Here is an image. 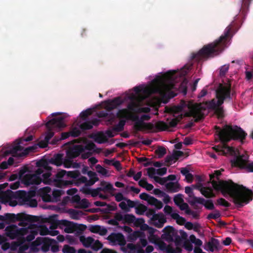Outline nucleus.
Returning a JSON list of instances; mask_svg holds the SVG:
<instances>
[{"label":"nucleus","mask_w":253,"mask_h":253,"mask_svg":"<svg viewBox=\"0 0 253 253\" xmlns=\"http://www.w3.org/2000/svg\"><path fill=\"white\" fill-rule=\"evenodd\" d=\"M223 170V169L215 170L213 173L210 174V179L213 188L216 191H221L223 195H229L238 208L242 207L252 201L253 192L243 185L236 184L231 180H220L218 182L213 179L215 177L219 179L218 177L221 175V171Z\"/></svg>","instance_id":"1"},{"label":"nucleus","mask_w":253,"mask_h":253,"mask_svg":"<svg viewBox=\"0 0 253 253\" xmlns=\"http://www.w3.org/2000/svg\"><path fill=\"white\" fill-rule=\"evenodd\" d=\"M231 84L223 85L220 84L216 90L217 100L215 99H212L211 101L194 104L193 105L194 110L196 111L198 115V118L195 119L194 122H198L203 120L205 118V114L203 111L207 109L213 110L214 114L218 119L223 118L224 111L221 105L226 99L230 100L231 99Z\"/></svg>","instance_id":"2"},{"label":"nucleus","mask_w":253,"mask_h":253,"mask_svg":"<svg viewBox=\"0 0 253 253\" xmlns=\"http://www.w3.org/2000/svg\"><path fill=\"white\" fill-rule=\"evenodd\" d=\"M231 29L232 27L230 25L227 26L224 30V34L218 40L205 45L197 53H193L192 58L199 62L218 55L226 47Z\"/></svg>","instance_id":"3"},{"label":"nucleus","mask_w":253,"mask_h":253,"mask_svg":"<svg viewBox=\"0 0 253 253\" xmlns=\"http://www.w3.org/2000/svg\"><path fill=\"white\" fill-rule=\"evenodd\" d=\"M214 127L221 142L228 143L234 140L242 145L246 143L248 134L239 126L228 124L225 125L222 129L217 126H215Z\"/></svg>","instance_id":"4"},{"label":"nucleus","mask_w":253,"mask_h":253,"mask_svg":"<svg viewBox=\"0 0 253 253\" xmlns=\"http://www.w3.org/2000/svg\"><path fill=\"white\" fill-rule=\"evenodd\" d=\"M32 188H30L28 191L19 190L12 192L7 190L5 192L1 191L0 202L4 204H8L11 207L16 205H27L32 207Z\"/></svg>","instance_id":"5"},{"label":"nucleus","mask_w":253,"mask_h":253,"mask_svg":"<svg viewBox=\"0 0 253 253\" xmlns=\"http://www.w3.org/2000/svg\"><path fill=\"white\" fill-rule=\"evenodd\" d=\"M175 72L169 71L164 77H159L153 80V83L156 87V91L160 93H165L175 88L173 83Z\"/></svg>","instance_id":"6"},{"label":"nucleus","mask_w":253,"mask_h":253,"mask_svg":"<svg viewBox=\"0 0 253 253\" xmlns=\"http://www.w3.org/2000/svg\"><path fill=\"white\" fill-rule=\"evenodd\" d=\"M81 173L78 170L67 171L61 170L56 174V186L62 188L63 187L73 185L80 175Z\"/></svg>","instance_id":"7"},{"label":"nucleus","mask_w":253,"mask_h":253,"mask_svg":"<svg viewBox=\"0 0 253 253\" xmlns=\"http://www.w3.org/2000/svg\"><path fill=\"white\" fill-rule=\"evenodd\" d=\"M45 126L47 131L44 139L46 142H49L54 134V130H60L66 126L65 118L62 116L53 118L45 124Z\"/></svg>","instance_id":"8"},{"label":"nucleus","mask_w":253,"mask_h":253,"mask_svg":"<svg viewBox=\"0 0 253 253\" xmlns=\"http://www.w3.org/2000/svg\"><path fill=\"white\" fill-rule=\"evenodd\" d=\"M249 155L247 152L241 154L239 153L238 156L231 160L232 166L243 169L247 172H253V161L249 162Z\"/></svg>","instance_id":"9"},{"label":"nucleus","mask_w":253,"mask_h":253,"mask_svg":"<svg viewBox=\"0 0 253 253\" xmlns=\"http://www.w3.org/2000/svg\"><path fill=\"white\" fill-rule=\"evenodd\" d=\"M51 189L49 187H45L41 189L40 196L43 201L45 202L55 203L60 200L61 196L64 193L61 190H54L52 192V196L50 194Z\"/></svg>","instance_id":"10"},{"label":"nucleus","mask_w":253,"mask_h":253,"mask_svg":"<svg viewBox=\"0 0 253 253\" xmlns=\"http://www.w3.org/2000/svg\"><path fill=\"white\" fill-rule=\"evenodd\" d=\"M51 175L50 171L43 173V170L41 169H39L36 171V173H33V185H39L42 182H43L45 184L50 185L53 182H55V184L56 185L55 179H56L57 178L55 176V178L52 179V178L50 177Z\"/></svg>","instance_id":"11"},{"label":"nucleus","mask_w":253,"mask_h":253,"mask_svg":"<svg viewBox=\"0 0 253 253\" xmlns=\"http://www.w3.org/2000/svg\"><path fill=\"white\" fill-rule=\"evenodd\" d=\"M151 117L149 115H143L140 119L136 115H131L129 119L132 121L135 122L133 126L134 129L136 131L142 130L144 128L148 129H151L153 128V125L150 123H145L144 121H149Z\"/></svg>","instance_id":"12"},{"label":"nucleus","mask_w":253,"mask_h":253,"mask_svg":"<svg viewBox=\"0 0 253 253\" xmlns=\"http://www.w3.org/2000/svg\"><path fill=\"white\" fill-rule=\"evenodd\" d=\"M163 234L162 235V238L167 242H175L176 245H179L181 243V237L178 234L177 231L173 227L167 226L163 230Z\"/></svg>","instance_id":"13"},{"label":"nucleus","mask_w":253,"mask_h":253,"mask_svg":"<svg viewBox=\"0 0 253 253\" xmlns=\"http://www.w3.org/2000/svg\"><path fill=\"white\" fill-rule=\"evenodd\" d=\"M54 242V239L47 237H38L35 241H33V252L40 249L42 251L46 252L49 250L51 244Z\"/></svg>","instance_id":"14"},{"label":"nucleus","mask_w":253,"mask_h":253,"mask_svg":"<svg viewBox=\"0 0 253 253\" xmlns=\"http://www.w3.org/2000/svg\"><path fill=\"white\" fill-rule=\"evenodd\" d=\"M61 225L65 227L64 231L67 233H72L76 232L79 234H82L86 227L84 224H78L73 222L66 220H61Z\"/></svg>","instance_id":"15"},{"label":"nucleus","mask_w":253,"mask_h":253,"mask_svg":"<svg viewBox=\"0 0 253 253\" xmlns=\"http://www.w3.org/2000/svg\"><path fill=\"white\" fill-rule=\"evenodd\" d=\"M18 177L25 185L32 184V168L30 166L22 168L18 172Z\"/></svg>","instance_id":"16"},{"label":"nucleus","mask_w":253,"mask_h":253,"mask_svg":"<svg viewBox=\"0 0 253 253\" xmlns=\"http://www.w3.org/2000/svg\"><path fill=\"white\" fill-rule=\"evenodd\" d=\"M183 119L182 114L178 115L175 118L172 119L169 122V124L163 121H159L156 124V127L160 131H164L168 129L169 127H174Z\"/></svg>","instance_id":"17"},{"label":"nucleus","mask_w":253,"mask_h":253,"mask_svg":"<svg viewBox=\"0 0 253 253\" xmlns=\"http://www.w3.org/2000/svg\"><path fill=\"white\" fill-rule=\"evenodd\" d=\"M107 239L114 244H118L120 246H124L126 244L124 236L121 233H112L109 235Z\"/></svg>","instance_id":"18"},{"label":"nucleus","mask_w":253,"mask_h":253,"mask_svg":"<svg viewBox=\"0 0 253 253\" xmlns=\"http://www.w3.org/2000/svg\"><path fill=\"white\" fill-rule=\"evenodd\" d=\"M84 152V148L82 145H77L69 149L66 152V157L73 159L78 157Z\"/></svg>","instance_id":"19"},{"label":"nucleus","mask_w":253,"mask_h":253,"mask_svg":"<svg viewBox=\"0 0 253 253\" xmlns=\"http://www.w3.org/2000/svg\"><path fill=\"white\" fill-rule=\"evenodd\" d=\"M114 190L113 185L108 184L105 187H98L96 189H87L85 190V193L90 194L92 197L99 196L100 191L106 192Z\"/></svg>","instance_id":"20"},{"label":"nucleus","mask_w":253,"mask_h":253,"mask_svg":"<svg viewBox=\"0 0 253 253\" xmlns=\"http://www.w3.org/2000/svg\"><path fill=\"white\" fill-rule=\"evenodd\" d=\"M152 224L155 227L160 228H162L167 220L164 214L162 213H157L151 218Z\"/></svg>","instance_id":"21"},{"label":"nucleus","mask_w":253,"mask_h":253,"mask_svg":"<svg viewBox=\"0 0 253 253\" xmlns=\"http://www.w3.org/2000/svg\"><path fill=\"white\" fill-rule=\"evenodd\" d=\"M200 204L204 206L205 208L209 210H212L214 209V206L211 200H207L201 197H195L192 204Z\"/></svg>","instance_id":"22"},{"label":"nucleus","mask_w":253,"mask_h":253,"mask_svg":"<svg viewBox=\"0 0 253 253\" xmlns=\"http://www.w3.org/2000/svg\"><path fill=\"white\" fill-rule=\"evenodd\" d=\"M122 102L120 97H116L111 100H109L105 102V108L106 111L110 112L120 105Z\"/></svg>","instance_id":"23"},{"label":"nucleus","mask_w":253,"mask_h":253,"mask_svg":"<svg viewBox=\"0 0 253 253\" xmlns=\"http://www.w3.org/2000/svg\"><path fill=\"white\" fill-rule=\"evenodd\" d=\"M100 122V121L96 118L93 119L89 121H86L82 123L79 127L82 131H84L90 129L93 127V126H98Z\"/></svg>","instance_id":"24"},{"label":"nucleus","mask_w":253,"mask_h":253,"mask_svg":"<svg viewBox=\"0 0 253 253\" xmlns=\"http://www.w3.org/2000/svg\"><path fill=\"white\" fill-rule=\"evenodd\" d=\"M220 245L218 240L211 238V241L207 243V245L205 247L206 250H209L211 252H213L214 250H218Z\"/></svg>","instance_id":"25"},{"label":"nucleus","mask_w":253,"mask_h":253,"mask_svg":"<svg viewBox=\"0 0 253 253\" xmlns=\"http://www.w3.org/2000/svg\"><path fill=\"white\" fill-rule=\"evenodd\" d=\"M167 191L169 193H175L178 192L180 189V185L177 181L169 182L165 184Z\"/></svg>","instance_id":"26"},{"label":"nucleus","mask_w":253,"mask_h":253,"mask_svg":"<svg viewBox=\"0 0 253 253\" xmlns=\"http://www.w3.org/2000/svg\"><path fill=\"white\" fill-rule=\"evenodd\" d=\"M251 0H241L240 1L239 5H241L240 11L241 13L245 16L249 10V7Z\"/></svg>","instance_id":"27"},{"label":"nucleus","mask_w":253,"mask_h":253,"mask_svg":"<svg viewBox=\"0 0 253 253\" xmlns=\"http://www.w3.org/2000/svg\"><path fill=\"white\" fill-rule=\"evenodd\" d=\"M80 241L83 246L86 248L90 247L92 243L94 242V239L91 237H85L84 235L79 237Z\"/></svg>","instance_id":"28"},{"label":"nucleus","mask_w":253,"mask_h":253,"mask_svg":"<svg viewBox=\"0 0 253 253\" xmlns=\"http://www.w3.org/2000/svg\"><path fill=\"white\" fill-rule=\"evenodd\" d=\"M185 192L188 194L189 197L192 198L191 201H189V203L190 204V205L194 207V208L196 210L199 209V207L197 205H195V204H192L193 201H194V198L196 197L194 196L193 189L189 187V186H186L185 188Z\"/></svg>","instance_id":"29"},{"label":"nucleus","mask_w":253,"mask_h":253,"mask_svg":"<svg viewBox=\"0 0 253 253\" xmlns=\"http://www.w3.org/2000/svg\"><path fill=\"white\" fill-rule=\"evenodd\" d=\"M131 114L129 113L128 109H123L119 110L117 114V117L120 119H129Z\"/></svg>","instance_id":"30"},{"label":"nucleus","mask_w":253,"mask_h":253,"mask_svg":"<svg viewBox=\"0 0 253 253\" xmlns=\"http://www.w3.org/2000/svg\"><path fill=\"white\" fill-rule=\"evenodd\" d=\"M222 144L221 145H218L213 147V149L216 152H222L223 154H224V149H227L229 151L233 150V148L232 147H229L227 145V143L222 142Z\"/></svg>","instance_id":"31"},{"label":"nucleus","mask_w":253,"mask_h":253,"mask_svg":"<svg viewBox=\"0 0 253 253\" xmlns=\"http://www.w3.org/2000/svg\"><path fill=\"white\" fill-rule=\"evenodd\" d=\"M201 194L207 198H213L215 197V195L211 188L204 187L201 190Z\"/></svg>","instance_id":"32"},{"label":"nucleus","mask_w":253,"mask_h":253,"mask_svg":"<svg viewBox=\"0 0 253 253\" xmlns=\"http://www.w3.org/2000/svg\"><path fill=\"white\" fill-rule=\"evenodd\" d=\"M51 162L52 164L56 165L57 166H61L63 162V154H57L54 155V157L51 159Z\"/></svg>","instance_id":"33"},{"label":"nucleus","mask_w":253,"mask_h":253,"mask_svg":"<svg viewBox=\"0 0 253 253\" xmlns=\"http://www.w3.org/2000/svg\"><path fill=\"white\" fill-rule=\"evenodd\" d=\"M134 105L133 104H130L128 105V109L130 110L135 111L136 112L138 113H147L150 112L151 109L148 107H139L137 108L136 110L133 109Z\"/></svg>","instance_id":"34"},{"label":"nucleus","mask_w":253,"mask_h":253,"mask_svg":"<svg viewBox=\"0 0 253 253\" xmlns=\"http://www.w3.org/2000/svg\"><path fill=\"white\" fill-rule=\"evenodd\" d=\"M182 111L181 107L179 106L178 105L167 108V112L172 114L174 116H175V114L181 112Z\"/></svg>","instance_id":"35"},{"label":"nucleus","mask_w":253,"mask_h":253,"mask_svg":"<svg viewBox=\"0 0 253 253\" xmlns=\"http://www.w3.org/2000/svg\"><path fill=\"white\" fill-rule=\"evenodd\" d=\"M171 217L173 219L176 220V223L179 225L184 224L186 221L184 217L180 216L177 213H172L171 214Z\"/></svg>","instance_id":"36"},{"label":"nucleus","mask_w":253,"mask_h":253,"mask_svg":"<svg viewBox=\"0 0 253 253\" xmlns=\"http://www.w3.org/2000/svg\"><path fill=\"white\" fill-rule=\"evenodd\" d=\"M125 120H121L118 124L113 127V130L116 132H121L124 130L126 124Z\"/></svg>","instance_id":"37"},{"label":"nucleus","mask_w":253,"mask_h":253,"mask_svg":"<svg viewBox=\"0 0 253 253\" xmlns=\"http://www.w3.org/2000/svg\"><path fill=\"white\" fill-rule=\"evenodd\" d=\"M50 220L51 221V223L49 226V229L51 230L56 229L59 226L61 225V220L56 219L55 216L51 217Z\"/></svg>","instance_id":"38"},{"label":"nucleus","mask_w":253,"mask_h":253,"mask_svg":"<svg viewBox=\"0 0 253 253\" xmlns=\"http://www.w3.org/2000/svg\"><path fill=\"white\" fill-rule=\"evenodd\" d=\"M188 108L190 109V111L186 112L184 114H182L183 118L184 117H193L195 119L198 118V115H197L196 111H195V110H194L193 106H188Z\"/></svg>","instance_id":"39"},{"label":"nucleus","mask_w":253,"mask_h":253,"mask_svg":"<svg viewBox=\"0 0 253 253\" xmlns=\"http://www.w3.org/2000/svg\"><path fill=\"white\" fill-rule=\"evenodd\" d=\"M147 210V207L143 205L139 204L137 207L135 208V212L136 214L138 215H143Z\"/></svg>","instance_id":"40"},{"label":"nucleus","mask_w":253,"mask_h":253,"mask_svg":"<svg viewBox=\"0 0 253 253\" xmlns=\"http://www.w3.org/2000/svg\"><path fill=\"white\" fill-rule=\"evenodd\" d=\"M97 116L98 118L107 117L109 119V121H113L114 119L113 115H109L106 111H99L97 113Z\"/></svg>","instance_id":"41"},{"label":"nucleus","mask_w":253,"mask_h":253,"mask_svg":"<svg viewBox=\"0 0 253 253\" xmlns=\"http://www.w3.org/2000/svg\"><path fill=\"white\" fill-rule=\"evenodd\" d=\"M178 206L179 207L181 211L185 210V212L187 214H193L194 213V211H192V210L189 209L188 205L187 203H184V202L181 204H179V205H178Z\"/></svg>","instance_id":"42"},{"label":"nucleus","mask_w":253,"mask_h":253,"mask_svg":"<svg viewBox=\"0 0 253 253\" xmlns=\"http://www.w3.org/2000/svg\"><path fill=\"white\" fill-rule=\"evenodd\" d=\"M136 218L134 215L131 214H126L124 215V221L128 223H131L135 222Z\"/></svg>","instance_id":"43"},{"label":"nucleus","mask_w":253,"mask_h":253,"mask_svg":"<svg viewBox=\"0 0 253 253\" xmlns=\"http://www.w3.org/2000/svg\"><path fill=\"white\" fill-rule=\"evenodd\" d=\"M156 154L159 158H162L167 153L166 149L164 147H159L155 150Z\"/></svg>","instance_id":"44"},{"label":"nucleus","mask_w":253,"mask_h":253,"mask_svg":"<svg viewBox=\"0 0 253 253\" xmlns=\"http://www.w3.org/2000/svg\"><path fill=\"white\" fill-rule=\"evenodd\" d=\"M62 251L63 253H76V251L75 248L68 245H64Z\"/></svg>","instance_id":"45"},{"label":"nucleus","mask_w":253,"mask_h":253,"mask_svg":"<svg viewBox=\"0 0 253 253\" xmlns=\"http://www.w3.org/2000/svg\"><path fill=\"white\" fill-rule=\"evenodd\" d=\"M102 246V243L99 240H94L90 247L93 250L97 251L101 249Z\"/></svg>","instance_id":"46"},{"label":"nucleus","mask_w":253,"mask_h":253,"mask_svg":"<svg viewBox=\"0 0 253 253\" xmlns=\"http://www.w3.org/2000/svg\"><path fill=\"white\" fill-rule=\"evenodd\" d=\"M105 206H106V208L102 209L103 210V212L105 213H109L111 211H115L117 209L116 206H113L109 204H107V205Z\"/></svg>","instance_id":"47"},{"label":"nucleus","mask_w":253,"mask_h":253,"mask_svg":"<svg viewBox=\"0 0 253 253\" xmlns=\"http://www.w3.org/2000/svg\"><path fill=\"white\" fill-rule=\"evenodd\" d=\"M87 181V179L86 177L84 176H81L79 177L75 180L74 182V184L75 185L79 186L81 184L85 183L86 184V182Z\"/></svg>","instance_id":"48"},{"label":"nucleus","mask_w":253,"mask_h":253,"mask_svg":"<svg viewBox=\"0 0 253 253\" xmlns=\"http://www.w3.org/2000/svg\"><path fill=\"white\" fill-rule=\"evenodd\" d=\"M38 167H43L44 169L48 170V171H50L51 170V168L49 167L48 164L43 161H40L36 163Z\"/></svg>","instance_id":"49"},{"label":"nucleus","mask_w":253,"mask_h":253,"mask_svg":"<svg viewBox=\"0 0 253 253\" xmlns=\"http://www.w3.org/2000/svg\"><path fill=\"white\" fill-rule=\"evenodd\" d=\"M173 201L175 204L177 206L179 205V204L183 203L184 200L182 198V195L181 194L176 195L173 198Z\"/></svg>","instance_id":"50"},{"label":"nucleus","mask_w":253,"mask_h":253,"mask_svg":"<svg viewBox=\"0 0 253 253\" xmlns=\"http://www.w3.org/2000/svg\"><path fill=\"white\" fill-rule=\"evenodd\" d=\"M80 128L77 127H73L69 132L71 136L76 137L80 135L81 131Z\"/></svg>","instance_id":"51"},{"label":"nucleus","mask_w":253,"mask_h":253,"mask_svg":"<svg viewBox=\"0 0 253 253\" xmlns=\"http://www.w3.org/2000/svg\"><path fill=\"white\" fill-rule=\"evenodd\" d=\"M217 204L218 205L222 206L223 207L228 208L231 206V204L225 200L224 199L221 198L217 200Z\"/></svg>","instance_id":"52"},{"label":"nucleus","mask_w":253,"mask_h":253,"mask_svg":"<svg viewBox=\"0 0 253 253\" xmlns=\"http://www.w3.org/2000/svg\"><path fill=\"white\" fill-rule=\"evenodd\" d=\"M95 140L99 143H102L106 140V139L103 134L98 133L95 135Z\"/></svg>","instance_id":"53"},{"label":"nucleus","mask_w":253,"mask_h":253,"mask_svg":"<svg viewBox=\"0 0 253 253\" xmlns=\"http://www.w3.org/2000/svg\"><path fill=\"white\" fill-rule=\"evenodd\" d=\"M162 250H165L168 253H171L174 251V249L170 245H166L165 243H164L161 247Z\"/></svg>","instance_id":"54"},{"label":"nucleus","mask_w":253,"mask_h":253,"mask_svg":"<svg viewBox=\"0 0 253 253\" xmlns=\"http://www.w3.org/2000/svg\"><path fill=\"white\" fill-rule=\"evenodd\" d=\"M92 113V110L90 109H86L85 111H82L80 114V117L83 119L85 120L86 118L90 115Z\"/></svg>","instance_id":"55"},{"label":"nucleus","mask_w":253,"mask_h":253,"mask_svg":"<svg viewBox=\"0 0 253 253\" xmlns=\"http://www.w3.org/2000/svg\"><path fill=\"white\" fill-rule=\"evenodd\" d=\"M96 169L98 173H101L103 175H106L108 173V170L100 165L96 166Z\"/></svg>","instance_id":"56"},{"label":"nucleus","mask_w":253,"mask_h":253,"mask_svg":"<svg viewBox=\"0 0 253 253\" xmlns=\"http://www.w3.org/2000/svg\"><path fill=\"white\" fill-rule=\"evenodd\" d=\"M147 174L149 177L153 178L156 176L155 175L156 172V169L153 167L149 168L147 169Z\"/></svg>","instance_id":"57"},{"label":"nucleus","mask_w":253,"mask_h":253,"mask_svg":"<svg viewBox=\"0 0 253 253\" xmlns=\"http://www.w3.org/2000/svg\"><path fill=\"white\" fill-rule=\"evenodd\" d=\"M221 216L219 211L217 210L215 211V213H210L207 216L208 219H216Z\"/></svg>","instance_id":"58"},{"label":"nucleus","mask_w":253,"mask_h":253,"mask_svg":"<svg viewBox=\"0 0 253 253\" xmlns=\"http://www.w3.org/2000/svg\"><path fill=\"white\" fill-rule=\"evenodd\" d=\"M157 213H156V211L154 209H148L147 211H145V215L149 218H150L151 220V218L153 217L155 215H156Z\"/></svg>","instance_id":"59"},{"label":"nucleus","mask_w":253,"mask_h":253,"mask_svg":"<svg viewBox=\"0 0 253 253\" xmlns=\"http://www.w3.org/2000/svg\"><path fill=\"white\" fill-rule=\"evenodd\" d=\"M66 239L68 243L70 244H76L78 243L77 239L75 238L74 236L71 235H67L66 236Z\"/></svg>","instance_id":"60"},{"label":"nucleus","mask_w":253,"mask_h":253,"mask_svg":"<svg viewBox=\"0 0 253 253\" xmlns=\"http://www.w3.org/2000/svg\"><path fill=\"white\" fill-rule=\"evenodd\" d=\"M154 179L156 182L162 185L166 184L167 182L166 177H160L157 176L154 177Z\"/></svg>","instance_id":"61"},{"label":"nucleus","mask_w":253,"mask_h":253,"mask_svg":"<svg viewBox=\"0 0 253 253\" xmlns=\"http://www.w3.org/2000/svg\"><path fill=\"white\" fill-rule=\"evenodd\" d=\"M40 234L41 235H48L49 230L45 226H42L39 230Z\"/></svg>","instance_id":"62"},{"label":"nucleus","mask_w":253,"mask_h":253,"mask_svg":"<svg viewBox=\"0 0 253 253\" xmlns=\"http://www.w3.org/2000/svg\"><path fill=\"white\" fill-rule=\"evenodd\" d=\"M173 161L175 162V158L173 154L166 156L165 158V162L167 164L168 166L171 165Z\"/></svg>","instance_id":"63"},{"label":"nucleus","mask_w":253,"mask_h":253,"mask_svg":"<svg viewBox=\"0 0 253 253\" xmlns=\"http://www.w3.org/2000/svg\"><path fill=\"white\" fill-rule=\"evenodd\" d=\"M79 204L82 208L85 209L89 207V203L87 199H83L81 200Z\"/></svg>","instance_id":"64"}]
</instances>
